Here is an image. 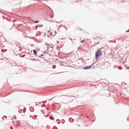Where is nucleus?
I'll list each match as a JSON object with an SVG mask.
<instances>
[{"label":"nucleus","mask_w":129,"mask_h":129,"mask_svg":"<svg viewBox=\"0 0 129 129\" xmlns=\"http://www.w3.org/2000/svg\"><path fill=\"white\" fill-rule=\"evenodd\" d=\"M101 55V50L100 49L98 50L97 51H96L95 53V57L96 59H98L99 58V56Z\"/></svg>","instance_id":"f257e3e1"},{"label":"nucleus","mask_w":129,"mask_h":129,"mask_svg":"<svg viewBox=\"0 0 129 129\" xmlns=\"http://www.w3.org/2000/svg\"><path fill=\"white\" fill-rule=\"evenodd\" d=\"M91 67V66H90L89 67H85L84 68V70H89V69H90Z\"/></svg>","instance_id":"f03ea898"},{"label":"nucleus","mask_w":129,"mask_h":129,"mask_svg":"<svg viewBox=\"0 0 129 129\" xmlns=\"http://www.w3.org/2000/svg\"><path fill=\"white\" fill-rule=\"evenodd\" d=\"M33 52H34L35 55L37 54V51L36 50H33Z\"/></svg>","instance_id":"7ed1b4c3"},{"label":"nucleus","mask_w":129,"mask_h":129,"mask_svg":"<svg viewBox=\"0 0 129 129\" xmlns=\"http://www.w3.org/2000/svg\"><path fill=\"white\" fill-rule=\"evenodd\" d=\"M50 119H52V120H54V118L53 117H50Z\"/></svg>","instance_id":"20e7f679"},{"label":"nucleus","mask_w":129,"mask_h":129,"mask_svg":"<svg viewBox=\"0 0 129 129\" xmlns=\"http://www.w3.org/2000/svg\"><path fill=\"white\" fill-rule=\"evenodd\" d=\"M39 23V21H35V23Z\"/></svg>","instance_id":"39448f33"},{"label":"nucleus","mask_w":129,"mask_h":129,"mask_svg":"<svg viewBox=\"0 0 129 129\" xmlns=\"http://www.w3.org/2000/svg\"><path fill=\"white\" fill-rule=\"evenodd\" d=\"M32 60L36 61V59H32Z\"/></svg>","instance_id":"423d86ee"},{"label":"nucleus","mask_w":129,"mask_h":129,"mask_svg":"<svg viewBox=\"0 0 129 129\" xmlns=\"http://www.w3.org/2000/svg\"><path fill=\"white\" fill-rule=\"evenodd\" d=\"M84 40H82V43H84Z\"/></svg>","instance_id":"0eeeda50"},{"label":"nucleus","mask_w":129,"mask_h":129,"mask_svg":"<svg viewBox=\"0 0 129 129\" xmlns=\"http://www.w3.org/2000/svg\"><path fill=\"white\" fill-rule=\"evenodd\" d=\"M11 129H13V128L12 127H11Z\"/></svg>","instance_id":"6e6552de"}]
</instances>
